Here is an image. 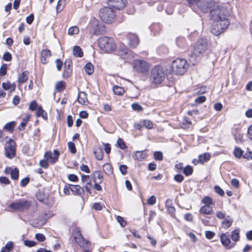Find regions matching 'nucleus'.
<instances>
[{
  "label": "nucleus",
  "mask_w": 252,
  "mask_h": 252,
  "mask_svg": "<svg viewBox=\"0 0 252 252\" xmlns=\"http://www.w3.org/2000/svg\"><path fill=\"white\" fill-rule=\"evenodd\" d=\"M189 65L186 60L177 59L172 62L171 72L177 75H183L187 70Z\"/></svg>",
  "instance_id": "nucleus-1"
},
{
  "label": "nucleus",
  "mask_w": 252,
  "mask_h": 252,
  "mask_svg": "<svg viewBox=\"0 0 252 252\" xmlns=\"http://www.w3.org/2000/svg\"><path fill=\"white\" fill-rule=\"evenodd\" d=\"M98 45L100 49L103 53H110L114 51L116 48L113 38L107 36L99 38Z\"/></svg>",
  "instance_id": "nucleus-2"
},
{
  "label": "nucleus",
  "mask_w": 252,
  "mask_h": 252,
  "mask_svg": "<svg viewBox=\"0 0 252 252\" xmlns=\"http://www.w3.org/2000/svg\"><path fill=\"white\" fill-rule=\"evenodd\" d=\"M165 77V73L162 67L156 66L151 72L150 80L152 84H159Z\"/></svg>",
  "instance_id": "nucleus-3"
},
{
  "label": "nucleus",
  "mask_w": 252,
  "mask_h": 252,
  "mask_svg": "<svg viewBox=\"0 0 252 252\" xmlns=\"http://www.w3.org/2000/svg\"><path fill=\"white\" fill-rule=\"evenodd\" d=\"M99 16L104 22L110 24L116 17V11L110 7H104L100 9Z\"/></svg>",
  "instance_id": "nucleus-4"
},
{
  "label": "nucleus",
  "mask_w": 252,
  "mask_h": 252,
  "mask_svg": "<svg viewBox=\"0 0 252 252\" xmlns=\"http://www.w3.org/2000/svg\"><path fill=\"white\" fill-rule=\"evenodd\" d=\"M208 48V42L206 39L201 38L198 40L192 49L191 55L194 57L202 55Z\"/></svg>",
  "instance_id": "nucleus-5"
},
{
  "label": "nucleus",
  "mask_w": 252,
  "mask_h": 252,
  "mask_svg": "<svg viewBox=\"0 0 252 252\" xmlns=\"http://www.w3.org/2000/svg\"><path fill=\"white\" fill-rule=\"evenodd\" d=\"M224 11L222 6L217 5L216 4L215 7L211 10L210 18L216 22L220 19H224L225 16Z\"/></svg>",
  "instance_id": "nucleus-6"
},
{
  "label": "nucleus",
  "mask_w": 252,
  "mask_h": 252,
  "mask_svg": "<svg viewBox=\"0 0 252 252\" xmlns=\"http://www.w3.org/2000/svg\"><path fill=\"white\" fill-rule=\"evenodd\" d=\"M16 143L12 139H10L5 145V155L9 159L13 158L16 153L15 146Z\"/></svg>",
  "instance_id": "nucleus-7"
},
{
  "label": "nucleus",
  "mask_w": 252,
  "mask_h": 252,
  "mask_svg": "<svg viewBox=\"0 0 252 252\" xmlns=\"http://www.w3.org/2000/svg\"><path fill=\"white\" fill-rule=\"evenodd\" d=\"M30 202L25 200H20L15 202L10 203L8 207L13 210L23 211L27 210L30 206Z\"/></svg>",
  "instance_id": "nucleus-8"
},
{
  "label": "nucleus",
  "mask_w": 252,
  "mask_h": 252,
  "mask_svg": "<svg viewBox=\"0 0 252 252\" xmlns=\"http://www.w3.org/2000/svg\"><path fill=\"white\" fill-rule=\"evenodd\" d=\"M216 2L213 0H201L197 4L198 8L204 12H211V10L215 7Z\"/></svg>",
  "instance_id": "nucleus-9"
},
{
  "label": "nucleus",
  "mask_w": 252,
  "mask_h": 252,
  "mask_svg": "<svg viewBox=\"0 0 252 252\" xmlns=\"http://www.w3.org/2000/svg\"><path fill=\"white\" fill-rule=\"evenodd\" d=\"M133 67L136 71L144 73L148 71L150 65L143 60H137L133 63Z\"/></svg>",
  "instance_id": "nucleus-10"
},
{
  "label": "nucleus",
  "mask_w": 252,
  "mask_h": 252,
  "mask_svg": "<svg viewBox=\"0 0 252 252\" xmlns=\"http://www.w3.org/2000/svg\"><path fill=\"white\" fill-rule=\"evenodd\" d=\"M90 26L92 32H104L105 30V27L103 24L96 19H93L91 21Z\"/></svg>",
  "instance_id": "nucleus-11"
},
{
  "label": "nucleus",
  "mask_w": 252,
  "mask_h": 252,
  "mask_svg": "<svg viewBox=\"0 0 252 252\" xmlns=\"http://www.w3.org/2000/svg\"><path fill=\"white\" fill-rule=\"evenodd\" d=\"M108 5L116 9H122L125 8L127 0H108Z\"/></svg>",
  "instance_id": "nucleus-12"
},
{
  "label": "nucleus",
  "mask_w": 252,
  "mask_h": 252,
  "mask_svg": "<svg viewBox=\"0 0 252 252\" xmlns=\"http://www.w3.org/2000/svg\"><path fill=\"white\" fill-rule=\"evenodd\" d=\"M129 45L132 48H135L139 43V39L138 36L133 32H129L127 35Z\"/></svg>",
  "instance_id": "nucleus-13"
},
{
  "label": "nucleus",
  "mask_w": 252,
  "mask_h": 252,
  "mask_svg": "<svg viewBox=\"0 0 252 252\" xmlns=\"http://www.w3.org/2000/svg\"><path fill=\"white\" fill-rule=\"evenodd\" d=\"M59 152L57 150L54 151L53 153L51 152H47L44 155V158L46 160H49L51 163H55L59 157Z\"/></svg>",
  "instance_id": "nucleus-14"
},
{
  "label": "nucleus",
  "mask_w": 252,
  "mask_h": 252,
  "mask_svg": "<svg viewBox=\"0 0 252 252\" xmlns=\"http://www.w3.org/2000/svg\"><path fill=\"white\" fill-rule=\"evenodd\" d=\"M63 76V78L69 77L72 73L71 62L70 60H66L64 63Z\"/></svg>",
  "instance_id": "nucleus-15"
},
{
  "label": "nucleus",
  "mask_w": 252,
  "mask_h": 252,
  "mask_svg": "<svg viewBox=\"0 0 252 252\" xmlns=\"http://www.w3.org/2000/svg\"><path fill=\"white\" fill-rule=\"evenodd\" d=\"M74 239L76 242L81 247H85L88 244V241H86L82 237L79 231H76L74 234Z\"/></svg>",
  "instance_id": "nucleus-16"
},
{
  "label": "nucleus",
  "mask_w": 252,
  "mask_h": 252,
  "mask_svg": "<svg viewBox=\"0 0 252 252\" xmlns=\"http://www.w3.org/2000/svg\"><path fill=\"white\" fill-rule=\"evenodd\" d=\"M229 25V22L228 20L226 18V15L225 16V18L224 19H220L217 21L216 26L218 27V30L217 32H220L219 29V26H220L221 30H225L227 27Z\"/></svg>",
  "instance_id": "nucleus-17"
},
{
  "label": "nucleus",
  "mask_w": 252,
  "mask_h": 252,
  "mask_svg": "<svg viewBox=\"0 0 252 252\" xmlns=\"http://www.w3.org/2000/svg\"><path fill=\"white\" fill-rule=\"evenodd\" d=\"M51 56V52L48 49H44L41 51L40 59L43 64H46L48 62V58Z\"/></svg>",
  "instance_id": "nucleus-18"
},
{
  "label": "nucleus",
  "mask_w": 252,
  "mask_h": 252,
  "mask_svg": "<svg viewBox=\"0 0 252 252\" xmlns=\"http://www.w3.org/2000/svg\"><path fill=\"white\" fill-rule=\"evenodd\" d=\"M78 101L81 104H87L88 103L87 94L83 92H79L78 94Z\"/></svg>",
  "instance_id": "nucleus-19"
},
{
  "label": "nucleus",
  "mask_w": 252,
  "mask_h": 252,
  "mask_svg": "<svg viewBox=\"0 0 252 252\" xmlns=\"http://www.w3.org/2000/svg\"><path fill=\"white\" fill-rule=\"evenodd\" d=\"M93 178L94 183H101L103 180V176L99 171H95L93 173Z\"/></svg>",
  "instance_id": "nucleus-20"
},
{
  "label": "nucleus",
  "mask_w": 252,
  "mask_h": 252,
  "mask_svg": "<svg viewBox=\"0 0 252 252\" xmlns=\"http://www.w3.org/2000/svg\"><path fill=\"white\" fill-rule=\"evenodd\" d=\"M220 239L221 243L224 246L227 247L230 244V239L226 234L222 233L220 236Z\"/></svg>",
  "instance_id": "nucleus-21"
},
{
  "label": "nucleus",
  "mask_w": 252,
  "mask_h": 252,
  "mask_svg": "<svg viewBox=\"0 0 252 252\" xmlns=\"http://www.w3.org/2000/svg\"><path fill=\"white\" fill-rule=\"evenodd\" d=\"M94 154L97 160H101L103 159V152L101 148H95L94 150Z\"/></svg>",
  "instance_id": "nucleus-22"
},
{
  "label": "nucleus",
  "mask_w": 252,
  "mask_h": 252,
  "mask_svg": "<svg viewBox=\"0 0 252 252\" xmlns=\"http://www.w3.org/2000/svg\"><path fill=\"white\" fill-rule=\"evenodd\" d=\"M2 86L3 89L9 90L10 92L14 91L16 88V85L15 84H11L9 82L3 83Z\"/></svg>",
  "instance_id": "nucleus-23"
},
{
  "label": "nucleus",
  "mask_w": 252,
  "mask_h": 252,
  "mask_svg": "<svg viewBox=\"0 0 252 252\" xmlns=\"http://www.w3.org/2000/svg\"><path fill=\"white\" fill-rule=\"evenodd\" d=\"M199 211L203 214L210 215L213 212V208L210 205H205L200 208Z\"/></svg>",
  "instance_id": "nucleus-24"
},
{
  "label": "nucleus",
  "mask_w": 252,
  "mask_h": 252,
  "mask_svg": "<svg viewBox=\"0 0 252 252\" xmlns=\"http://www.w3.org/2000/svg\"><path fill=\"white\" fill-rule=\"evenodd\" d=\"M29 72L28 71H24L19 76L18 82L22 84L26 82L28 79Z\"/></svg>",
  "instance_id": "nucleus-25"
},
{
  "label": "nucleus",
  "mask_w": 252,
  "mask_h": 252,
  "mask_svg": "<svg viewBox=\"0 0 252 252\" xmlns=\"http://www.w3.org/2000/svg\"><path fill=\"white\" fill-rule=\"evenodd\" d=\"M14 248V244L12 241L8 242L5 246L3 247L0 252H9Z\"/></svg>",
  "instance_id": "nucleus-26"
},
{
  "label": "nucleus",
  "mask_w": 252,
  "mask_h": 252,
  "mask_svg": "<svg viewBox=\"0 0 252 252\" xmlns=\"http://www.w3.org/2000/svg\"><path fill=\"white\" fill-rule=\"evenodd\" d=\"M36 114L37 117H42L44 120L47 119V113L41 106L38 107Z\"/></svg>",
  "instance_id": "nucleus-27"
},
{
  "label": "nucleus",
  "mask_w": 252,
  "mask_h": 252,
  "mask_svg": "<svg viewBox=\"0 0 252 252\" xmlns=\"http://www.w3.org/2000/svg\"><path fill=\"white\" fill-rule=\"evenodd\" d=\"M73 55L77 57H82L83 55V53L81 48L78 46H75L73 49Z\"/></svg>",
  "instance_id": "nucleus-28"
},
{
  "label": "nucleus",
  "mask_w": 252,
  "mask_h": 252,
  "mask_svg": "<svg viewBox=\"0 0 252 252\" xmlns=\"http://www.w3.org/2000/svg\"><path fill=\"white\" fill-rule=\"evenodd\" d=\"M146 158V154L143 151H136L134 156V158L139 161H142Z\"/></svg>",
  "instance_id": "nucleus-29"
},
{
  "label": "nucleus",
  "mask_w": 252,
  "mask_h": 252,
  "mask_svg": "<svg viewBox=\"0 0 252 252\" xmlns=\"http://www.w3.org/2000/svg\"><path fill=\"white\" fill-rule=\"evenodd\" d=\"M210 158V155L208 153H205L203 155H200L198 157L199 161L200 163H203L207 161Z\"/></svg>",
  "instance_id": "nucleus-30"
},
{
  "label": "nucleus",
  "mask_w": 252,
  "mask_h": 252,
  "mask_svg": "<svg viewBox=\"0 0 252 252\" xmlns=\"http://www.w3.org/2000/svg\"><path fill=\"white\" fill-rule=\"evenodd\" d=\"M104 172L108 175H111L113 174V168L110 163H105L103 167Z\"/></svg>",
  "instance_id": "nucleus-31"
},
{
  "label": "nucleus",
  "mask_w": 252,
  "mask_h": 252,
  "mask_svg": "<svg viewBox=\"0 0 252 252\" xmlns=\"http://www.w3.org/2000/svg\"><path fill=\"white\" fill-rule=\"evenodd\" d=\"M16 125L15 122H11L7 123L4 126L3 129H6L7 131L12 132L14 130V128Z\"/></svg>",
  "instance_id": "nucleus-32"
},
{
  "label": "nucleus",
  "mask_w": 252,
  "mask_h": 252,
  "mask_svg": "<svg viewBox=\"0 0 252 252\" xmlns=\"http://www.w3.org/2000/svg\"><path fill=\"white\" fill-rule=\"evenodd\" d=\"M85 72L88 75H91L94 72V65L91 63H87L84 66Z\"/></svg>",
  "instance_id": "nucleus-33"
},
{
  "label": "nucleus",
  "mask_w": 252,
  "mask_h": 252,
  "mask_svg": "<svg viewBox=\"0 0 252 252\" xmlns=\"http://www.w3.org/2000/svg\"><path fill=\"white\" fill-rule=\"evenodd\" d=\"M113 91L115 94L122 95L124 93V89L123 88L118 86L117 85L114 86L113 87Z\"/></svg>",
  "instance_id": "nucleus-34"
},
{
  "label": "nucleus",
  "mask_w": 252,
  "mask_h": 252,
  "mask_svg": "<svg viewBox=\"0 0 252 252\" xmlns=\"http://www.w3.org/2000/svg\"><path fill=\"white\" fill-rule=\"evenodd\" d=\"M232 221V219L228 217L222 222V226L224 228L227 229L231 225Z\"/></svg>",
  "instance_id": "nucleus-35"
},
{
  "label": "nucleus",
  "mask_w": 252,
  "mask_h": 252,
  "mask_svg": "<svg viewBox=\"0 0 252 252\" xmlns=\"http://www.w3.org/2000/svg\"><path fill=\"white\" fill-rule=\"evenodd\" d=\"M231 238L232 240L235 242H237L239 240V230L235 229L231 232Z\"/></svg>",
  "instance_id": "nucleus-36"
},
{
  "label": "nucleus",
  "mask_w": 252,
  "mask_h": 252,
  "mask_svg": "<svg viewBox=\"0 0 252 252\" xmlns=\"http://www.w3.org/2000/svg\"><path fill=\"white\" fill-rule=\"evenodd\" d=\"M65 88V83L63 81H59L56 84V90L58 92H62Z\"/></svg>",
  "instance_id": "nucleus-37"
},
{
  "label": "nucleus",
  "mask_w": 252,
  "mask_h": 252,
  "mask_svg": "<svg viewBox=\"0 0 252 252\" xmlns=\"http://www.w3.org/2000/svg\"><path fill=\"white\" fill-rule=\"evenodd\" d=\"M11 178L14 180H17L19 178V170L17 168H15L11 174Z\"/></svg>",
  "instance_id": "nucleus-38"
},
{
  "label": "nucleus",
  "mask_w": 252,
  "mask_h": 252,
  "mask_svg": "<svg viewBox=\"0 0 252 252\" xmlns=\"http://www.w3.org/2000/svg\"><path fill=\"white\" fill-rule=\"evenodd\" d=\"M243 153V151L240 148L236 147L234 151V155L237 158H240Z\"/></svg>",
  "instance_id": "nucleus-39"
},
{
  "label": "nucleus",
  "mask_w": 252,
  "mask_h": 252,
  "mask_svg": "<svg viewBox=\"0 0 252 252\" xmlns=\"http://www.w3.org/2000/svg\"><path fill=\"white\" fill-rule=\"evenodd\" d=\"M202 202L203 203L205 204V205H210L212 204L213 200L209 196H205L204 197L202 200Z\"/></svg>",
  "instance_id": "nucleus-40"
},
{
  "label": "nucleus",
  "mask_w": 252,
  "mask_h": 252,
  "mask_svg": "<svg viewBox=\"0 0 252 252\" xmlns=\"http://www.w3.org/2000/svg\"><path fill=\"white\" fill-rule=\"evenodd\" d=\"M183 171L186 176H189L192 173L193 169L190 166L188 165L184 168Z\"/></svg>",
  "instance_id": "nucleus-41"
},
{
  "label": "nucleus",
  "mask_w": 252,
  "mask_h": 252,
  "mask_svg": "<svg viewBox=\"0 0 252 252\" xmlns=\"http://www.w3.org/2000/svg\"><path fill=\"white\" fill-rule=\"evenodd\" d=\"M154 158L157 160H162L163 159L162 153L159 151H156L154 154Z\"/></svg>",
  "instance_id": "nucleus-42"
},
{
  "label": "nucleus",
  "mask_w": 252,
  "mask_h": 252,
  "mask_svg": "<svg viewBox=\"0 0 252 252\" xmlns=\"http://www.w3.org/2000/svg\"><path fill=\"white\" fill-rule=\"evenodd\" d=\"M117 145L121 149L124 150L126 148L125 142L121 138H119L117 142Z\"/></svg>",
  "instance_id": "nucleus-43"
},
{
  "label": "nucleus",
  "mask_w": 252,
  "mask_h": 252,
  "mask_svg": "<svg viewBox=\"0 0 252 252\" xmlns=\"http://www.w3.org/2000/svg\"><path fill=\"white\" fill-rule=\"evenodd\" d=\"M65 4V0H59L57 5V12H59V11H61L64 5Z\"/></svg>",
  "instance_id": "nucleus-44"
},
{
  "label": "nucleus",
  "mask_w": 252,
  "mask_h": 252,
  "mask_svg": "<svg viewBox=\"0 0 252 252\" xmlns=\"http://www.w3.org/2000/svg\"><path fill=\"white\" fill-rule=\"evenodd\" d=\"M132 108L137 112H140L143 110V107L138 103H134L131 104Z\"/></svg>",
  "instance_id": "nucleus-45"
},
{
  "label": "nucleus",
  "mask_w": 252,
  "mask_h": 252,
  "mask_svg": "<svg viewBox=\"0 0 252 252\" xmlns=\"http://www.w3.org/2000/svg\"><path fill=\"white\" fill-rule=\"evenodd\" d=\"M68 147L69 149L70 152L72 154H75L76 152V148L75 146V144L72 142H69L68 143Z\"/></svg>",
  "instance_id": "nucleus-46"
},
{
  "label": "nucleus",
  "mask_w": 252,
  "mask_h": 252,
  "mask_svg": "<svg viewBox=\"0 0 252 252\" xmlns=\"http://www.w3.org/2000/svg\"><path fill=\"white\" fill-rule=\"evenodd\" d=\"M214 189L215 192L219 194L220 196H223L224 194V192L223 190L220 188L219 186H215L214 187Z\"/></svg>",
  "instance_id": "nucleus-47"
},
{
  "label": "nucleus",
  "mask_w": 252,
  "mask_h": 252,
  "mask_svg": "<svg viewBox=\"0 0 252 252\" xmlns=\"http://www.w3.org/2000/svg\"><path fill=\"white\" fill-rule=\"evenodd\" d=\"M7 65L6 64H2L0 68V76H4L6 74Z\"/></svg>",
  "instance_id": "nucleus-48"
},
{
  "label": "nucleus",
  "mask_w": 252,
  "mask_h": 252,
  "mask_svg": "<svg viewBox=\"0 0 252 252\" xmlns=\"http://www.w3.org/2000/svg\"><path fill=\"white\" fill-rule=\"evenodd\" d=\"M206 100V98L205 96H200L197 97L195 100V102L197 104H201L205 102Z\"/></svg>",
  "instance_id": "nucleus-49"
},
{
  "label": "nucleus",
  "mask_w": 252,
  "mask_h": 252,
  "mask_svg": "<svg viewBox=\"0 0 252 252\" xmlns=\"http://www.w3.org/2000/svg\"><path fill=\"white\" fill-rule=\"evenodd\" d=\"M127 166L124 164L121 165L119 167V170L123 175H126L127 173Z\"/></svg>",
  "instance_id": "nucleus-50"
},
{
  "label": "nucleus",
  "mask_w": 252,
  "mask_h": 252,
  "mask_svg": "<svg viewBox=\"0 0 252 252\" xmlns=\"http://www.w3.org/2000/svg\"><path fill=\"white\" fill-rule=\"evenodd\" d=\"M24 245L29 247H32L35 245L36 243L33 241L25 240L24 241Z\"/></svg>",
  "instance_id": "nucleus-51"
},
{
  "label": "nucleus",
  "mask_w": 252,
  "mask_h": 252,
  "mask_svg": "<svg viewBox=\"0 0 252 252\" xmlns=\"http://www.w3.org/2000/svg\"><path fill=\"white\" fill-rule=\"evenodd\" d=\"M37 107V104L34 100L32 101L29 105V109L32 111L35 110Z\"/></svg>",
  "instance_id": "nucleus-52"
},
{
  "label": "nucleus",
  "mask_w": 252,
  "mask_h": 252,
  "mask_svg": "<svg viewBox=\"0 0 252 252\" xmlns=\"http://www.w3.org/2000/svg\"><path fill=\"white\" fill-rule=\"evenodd\" d=\"M2 58L5 61H10L12 59L11 55L9 52H6L4 54Z\"/></svg>",
  "instance_id": "nucleus-53"
},
{
  "label": "nucleus",
  "mask_w": 252,
  "mask_h": 252,
  "mask_svg": "<svg viewBox=\"0 0 252 252\" xmlns=\"http://www.w3.org/2000/svg\"><path fill=\"white\" fill-rule=\"evenodd\" d=\"M147 202L149 205H153L156 202V197L154 195L151 196L148 198Z\"/></svg>",
  "instance_id": "nucleus-54"
},
{
  "label": "nucleus",
  "mask_w": 252,
  "mask_h": 252,
  "mask_svg": "<svg viewBox=\"0 0 252 252\" xmlns=\"http://www.w3.org/2000/svg\"><path fill=\"white\" fill-rule=\"evenodd\" d=\"M35 238L40 242H43L45 240V236L42 233L36 234Z\"/></svg>",
  "instance_id": "nucleus-55"
},
{
  "label": "nucleus",
  "mask_w": 252,
  "mask_h": 252,
  "mask_svg": "<svg viewBox=\"0 0 252 252\" xmlns=\"http://www.w3.org/2000/svg\"><path fill=\"white\" fill-rule=\"evenodd\" d=\"M144 125L148 129H151L153 127V124L150 120H144Z\"/></svg>",
  "instance_id": "nucleus-56"
},
{
  "label": "nucleus",
  "mask_w": 252,
  "mask_h": 252,
  "mask_svg": "<svg viewBox=\"0 0 252 252\" xmlns=\"http://www.w3.org/2000/svg\"><path fill=\"white\" fill-rule=\"evenodd\" d=\"M0 183L1 184H3L4 185H8V184H10V181L7 177H0Z\"/></svg>",
  "instance_id": "nucleus-57"
},
{
  "label": "nucleus",
  "mask_w": 252,
  "mask_h": 252,
  "mask_svg": "<svg viewBox=\"0 0 252 252\" xmlns=\"http://www.w3.org/2000/svg\"><path fill=\"white\" fill-rule=\"evenodd\" d=\"M215 235V233L211 231H206L205 232V236L208 239H212Z\"/></svg>",
  "instance_id": "nucleus-58"
},
{
  "label": "nucleus",
  "mask_w": 252,
  "mask_h": 252,
  "mask_svg": "<svg viewBox=\"0 0 252 252\" xmlns=\"http://www.w3.org/2000/svg\"><path fill=\"white\" fill-rule=\"evenodd\" d=\"M117 220L122 226L124 227L126 224V221L124 220L123 217L118 216Z\"/></svg>",
  "instance_id": "nucleus-59"
},
{
  "label": "nucleus",
  "mask_w": 252,
  "mask_h": 252,
  "mask_svg": "<svg viewBox=\"0 0 252 252\" xmlns=\"http://www.w3.org/2000/svg\"><path fill=\"white\" fill-rule=\"evenodd\" d=\"M81 181L83 183H87L90 182L91 180L89 175H82L81 177Z\"/></svg>",
  "instance_id": "nucleus-60"
},
{
  "label": "nucleus",
  "mask_w": 252,
  "mask_h": 252,
  "mask_svg": "<svg viewBox=\"0 0 252 252\" xmlns=\"http://www.w3.org/2000/svg\"><path fill=\"white\" fill-rule=\"evenodd\" d=\"M29 181H30L29 178L28 177L23 179L20 181L21 186L23 187H25L29 183Z\"/></svg>",
  "instance_id": "nucleus-61"
},
{
  "label": "nucleus",
  "mask_w": 252,
  "mask_h": 252,
  "mask_svg": "<svg viewBox=\"0 0 252 252\" xmlns=\"http://www.w3.org/2000/svg\"><path fill=\"white\" fill-rule=\"evenodd\" d=\"M68 179L70 181L76 182L78 180V178L75 174H69L68 175Z\"/></svg>",
  "instance_id": "nucleus-62"
},
{
  "label": "nucleus",
  "mask_w": 252,
  "mask_h": 252,
  "mask_svg": "<svg viewBox=\"0 0 252 252\" xmlns=\"http://www.w3.org/2000/svg\"><path fill=\"white\" fill-rule=\"evenodd\" d=\"M47 160H46V159L45 160L44 159L41 160L39 162L40 166L43 168H47L49 165V164Z\"/></svg>",
  "instance_id": "nucleus-63"
},
{
  "label": "nucleus",
  "mask_w": 252,
  "mask_h": 252,
  "mask_svg": "<svg viewBox=\"0 0 252 252\" xmlns=\"http://www.w3.org/2000/svg\"><path fill=\"white\" fill-rule=\"evenodd\" d=\"M174 180L178 183H181L184 180V177L180 174H177L174 176Z\"/></svg>",
  "instance_id": "nucleus-64"
}]
</instances>
